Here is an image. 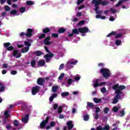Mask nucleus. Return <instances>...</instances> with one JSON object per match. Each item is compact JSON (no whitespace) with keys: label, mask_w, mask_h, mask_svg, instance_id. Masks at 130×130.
Returning a JSON list of instances; mask_svg holds the SVG:
<instances>
[{"label":"nucleus","mask_w":130,"mask_h":130,"mask_svg":"<svg viewBox=\"0 0 130 130\" xmlns=\"http://www.w3.org/2000/svg\"><path fill=\"white\" fill-rule=\"evenodd\" d=\"M125 86L124 85H120L117 84L114 85L112 87V89L113 90H115V93L116 95L114 98V99L113 100L112 103L113 104H116L117 102H118V99H121V95L123 96L124 95V93L122 92L121 91L122 90H124L125 89Z\"/></svg>","instance_id":"nucleus-1"},{"label":"nucleus","mask_w":130,"mask_h":130,"mask_svg":"<svg viewBox=\"0 0 130 130\" xmlns=\"http://www.w3.org/2000/svg\"><path fill=\"white\" fill-rule=\"evenodd\" d=\"M100 73L102 74V76L105 79H108L110 76V70L107 68H102L100 70Z\"/></svg>","instance_id":"nucleus-2"},{"label":"nucleus","mask_w":130,"mask_h":130,"mask_svg":"<svg viewBox=\"0 0 130 130\" xmlns=\"http://www.w3.org/2000/svg\"><path fill=\"white\" fill-rule=\"evenodd\" d=\"M92 5H95L96 7V9L98 8V6L99 5H102V6H107L109 3L107 1H103L102 0H92Z\"/></svg>","instance_id":"nucleus-3"},{"label":"nucleus","mask_w":130,"mask_h":130,"mask_svg":"<svg viewBox=\"0 0 130 130\" xmlns=\"http://www.w3.org/2000/svg\"><path fill=\"white\" fill-rule=\"evenodd\" d=\"M53 56H54V54H53L52 53H50L45 55L44 56V58H46V62H49Z\"/></svg>","instance_id":"nucleus-4"},{"label":"nucleus","mask_w":130,"mask_h":130,"mask_svg":"<svg viewBox=\"0 0 130 130\" xmlns=\"http://www.w3.org/2000/svg\"><path fill=\"white\" fill-rule=\"evenodd\" d=\"M4 47L6 48V50H8V51H12V50H14V47L11 46V43H4Z\"/></svg>","instance_id":"nucleus-5"},{"label":"nucleus","mask_w":130,"mask_h":130,"mask_svg":"<svg viewBox=\"0 0 130 130\" xmlns=\"http://www.w3.org/2000/svg\"><path fill=\"white\" fill-rule=\"evenodd\" d=\"M48 121H49V117H47L45 120L42 121L40 125V126L42 129H43V128L45 127V125L48 123Z\"/></svg>","instance_id":"nucleus-6"},{"label":"nucleus","mask_w":130,"mask_h":130,"mask_svg":"<svg viewBox=\"0 0 130 130\" xmlns=\"http://www.w3.org/2000/svg\"><path fill=\"white\" fill-rule=\"evenodd\" d=\"M34 30L32 28H28L26 30V37H32L33 36Z\"/></svg>","instance_id":"nucleus-7"},{"label":"nucleus","mask_w":130,"mask_h":130,"mask_svg":"<svg viewBox=\"0 0 130 130\" xmlns=\"http://www.w3.org/2000/svg\"><path fill=\"white\" fill-rule=\"evenodd\" d=\"M51 38L50 36L47 37L44 40V43L45 45H51V42H50V40Z\"/></svg>","instance_id":"nucleus-8"},{"label":"nucleus","mask_w":130,"mask_h":130,"mask_svg":"<svg viewBox=\"0 0 130 130\" xmlns=\"http://www.w3.org/2000/svg\"><path fill=\"white\" fill-rule=\"evenodd\" d=\"M78 31L80 33H82V34H84V33H87L89 31V28L87 27H79L78 28Z\"/></svg>","instance_id":"nucleus-9"},{"label":"nucleus","mask_w":130,"mask_h":130,"mask_svg":"<svg viewBox=\"0 0 130 130\" xmlns=\"http://www.w3.org/2000/svg\"><path fill=\"white\" fill-rule=\"evenodd\" d=\"M39 92V86L32 87L31 93L33 95H36Z\"/></svg>","instance_id":"nucleus-10"},{"label":"nucleus","mask_w":130,"mask_h":130,"mask_svg":"<svg viewBox=\"0 0 130 130\" xmlns=\"http://www.w3.org/2000/svg\"><path fill=\"white\" fill-rule=\"evenodd\" d=\"M37 83L38 85H40V86H42V85H44V83H45V80L44 78H39L38 79Z\"/></svg>","instance_id":"nucleus-11"},{"label":"nucleus","mask_w":130,"mask_h":130,"mask_svg":"<svg viewBox=\"0 0 130 130\" xmlns=\"http://www.w3.org/2000/svg\"><path fill=\"white\" fill-rule=\"evenodd\" d=\"M67 125L68 126V129H69V130L73 129V128L74 127V124H73V121H72V120L68 121L67 122Z\"/></svg>","instance_id":"nucleus-12"},{"label":"nucleus","mask_w":130,"mask_h":130,"mask_svg":"<svg viewBox=\"0 0 130 130\" xmlns=\"http://www.w3.org/2000/svg\"><path fill=\"white\" fill-rule=\"evenodd\" d=\"M78 63V60H75V61H70L67 64V68L68 69H72V67L70 66V64H77Z\"/></svg>","instance_id":"nucleus-13"},{"label":"nucleus","mask_w":130,"mask_h":130,"mask_svg":"<svg viewBox=\"0 0 130 130\" xmlns=\"http://www.w3.org/2000/svg\"><path fill=\"white\" fill-rule=\"evenodd\" d=\"M31 54L33 55L34 54H36L37 56H40V55H42V52L40 51H35L34 52H31Z\"/></svg>","instance_id":"nucleus-14"},{"label":"nucleus","mask_w":130,"mask_h":130,"mask_svg":"<svg viewBox=\"0 0 130 130\" xmlns=\"http://www.w3.org/2000/svg\"><path fill=\"white\" fill-rule=\"evenodd\" d=\"M39 67H44L45 66V60H40L38 62Z\"/></svg>","instance_id":"nucleus-15"},{"label":"nucleus","mask_w":130,"mask_h":130,"mask_svg":"<svg viewBox=\"0 0 130 130\" xmlns=\"http://www.w3.org/2000/svg\"><path fill=\"white\" fill-rule=\"evenodd\" d=\"M93 82L94 88H97V87L100 86V83H99V79H97L95 81H94Z\"/></svg>","instance_id":"nucleus-16"},{"label":"nucleus","mask_w":130,"mask_h":130,"mask_svg":"<svg viewBox=\"0 0 130 130\" xmlns=\"http://www.w3.org/2000/svg\"><path fill=\"white\" fill-rule=\"evenodd\" d=\"M29 118V115L27 114L25 115L24 117H23L21 119L22 121H23L24 123H27L28 122V119Z\"/></svg>","instance_id":"nucleus-17"},{"label":"nucleus","mask_w":130,"mask_h":130,"mask_svg":"<svg viewBox=\"0 0 130 130\" xmlns=\"http://www.w3.org/2000/svg\"><path fill=\"white\" fill-rule=\"evenodd\" d=\"M29 49H30V47H25L22 48L21 52L22 53H26V52H28L29 51Z\"/></svg>","instance_id":"nucleus-18"},{"label":"nucleus","mask_w":130,"mask_h":130,"mask_svg":"<svg viewBox=\"0 0 130 130\" xmlns=\"http://www.w3.org/2000/svg\"><path fill=\"white\" fill-rule=\"evenodd\" d=\"M66 31V28L63 27H61L58 30V33L59 34H62V33H64V32Z\"/></svg>","instance_id":"nucleus-19"},{"label":"nucleus","mask_w":130,"mask_h":130,"mask_svg":"<svg viewBox=\"0 0 130 130\" xmlns=\"http://www.w3.org/2000/svg\"><path fill=\"white\" fill-rule=\"evenodd\" d=\"M87 106H86V108H88V107H90V108H94V107H95V105L94 104H93L92 103H90V102H87Z\"/></svg>","instance_id":"nucleus-20"},{"label":"nucleus","mask_w":130,"mask_h":130,"mask_svg":"<svg viewBox=\"0 0 130 130\" xmlns=\"http://www.w3.org/2000/svg\"><path fill=\"white\" fill-rule=\"evenodd\" d=\"M58 90V86H53L52 87V91L53 92V93H55L57 92V90Z\"/></svg>","instance_id":"nucleus-21"},{"label":"nucleus","mask_w":130,"mask_h":130,"mask_svg":"<svg viewBox=\"0 0 130 130\" xmlns=\"http://www.w3.org/2000/svg\"><path fill=\"white\" fill-rule=\"evenodd\" d=\"M50 32V29L48 27L43 29V33L46 34V33H49Z\"/></svg>","instance_id":"nucleus-22"},{"label":"nucleus","mask_w":130,"mask_h":130,"mask_svg":"<svg viewBox=\"0 0 130 130\" xmlns=\"http://www.w3.org/2000/svg\"><path fill=\"white\" fill-rule=\"evenodd\" d=\"M116 34H117L116 31H113L111 33L107 35V37H111V36H115Z\"/></svg>","instance_id":"nucleus-23"},{"label":"nucleus","mask_w":130,"mask_h":130,"mask_svg":"<svg viewBox=\"0 0 130 130\" xmlns=\"http://www.w3.org/2000/svg\"><path fill=\"white\" fill-rule=\"evenodd\" d=\"M93 101L95 102V103H100L101 101H102V99H98L97 98H93Z\"/></svg>","instance_id":"nucleus-24"},{"label":"nucleus","mask_w":130,"mask_h":130,"mask_svg":"<svg viewBox=\"0 0 130 130\" xmlns=\"http://www.w3.org/2000/svg\"><path fill=\"white\" fill-rule=\"evenodd\" d=\"M94 7H95L94 11H95V12H96V14H102V11H98V9H99V6L98 5L97 9H96L97 7H96L95 5H94Z\"/></svg>","instance_id":"nucleus-25"},{"label":"nucleus","mask_w":130,"mask_h":130,"mask_svg":"<svg viewBox=\"0 0 130 130\" xmlns=\"http://www.w3.org/2000/svg\"><path fill=\"white\" fill-rule=\"evenodd\" d=\"M72 33L73 34H77V35H79L80 34V31H79V29L77 28H74L72 30Z\"/></svg>","instance_id":"nucleus-26"},{"label":"nucleus","mask_w":130,"mask_h":130,"mask_svg":"<svg viewBox=\"0 0 130 130\" xmlns=\"http://www.w3.org/2000/svg\"><path fill=\"white\" fill-rule=\"evenodd\" d=\"M72 83H74V80H73V79L72 78L68 79V80H67L68 85H69V86H71Z\"/></svg>","instance_id":"nucleus-27"},{"label":"nucleus","mask_w":130,"mask_h":130,"mask_svg":"<svg viewBox=\"0 0 130 130\" xmlns=\"http://www.w3.org/2000/svg\"><path fill=\"white\" fill-rule=\"evenodd\" d=\"M31 66L32 68H35V66H36V60L33 59L30 61Z\"/></svg>","instance_id":"nucleus-28"},{"label":"nucleus","mask_w":130,"mask_h":130,"mask_svg":"<svg viewBox=\"0 0 130 130\" xmlns=\"http://www.w3.org/2000/svg\"><path fill=\"white\" fill-rule=\"evenodd\" d=\"M27 105L25 103H22L21 106V110H26L27 109Z\"/></svg>","instance_id":"nucleus-29"},{"label":"nucleus","mask_w":130,"mask_h":130,"mask_svg":"<svg viewBox=\"0 0 130 130\" xmlns=\"http://www.w3.org/2000/svg\"><path fill=\"white\" fill-rule=\"evenodd\" d=\"M69 95H70V92H64L61 93L62 97H66L67 96H69Z\"/></svg>","instance_id":"nucleus-30"},{"label":"nucleus","mask_w":130,"mask_h":130,"mask_svg":"<svg viewBox=\"0 0 130 130\" xmlns=\"http://www.w3.org/2000/svg\"><path fill=\"white\" fill-rule=\"evenodd\" d=\"M4 10L6 12H10V11H11V7L8 5H6L4 7Z\"/></svg>","instance_id":"nucleus-31"},{"label":"nucleus","mask_w":130,"mask_h":130,"mask_svg":"<svg viewBox=\"0 0 130 130\" xmlns=\"http://www.w3.org/2000/svg\"><path fill=\"white\" fill-rule=\"evenodd\" d=\"M89 118H90V117L88 114H86L83 116V119L85 121H88V120H89Z\"/></svg>","instance_id":"nucleus-32"},{"label":"nucleus","mask_w":130,"mask_h":130,"mask_svg":"<svg viewBox=\"0 0 130 130\" xmlns=\"http://www.w3.org/2000/svg\"><path fill=\"white\" fill-rule=\"evenodd\" d=\"M25 11H26V8L25 7H21L19 9V12L22 14H23V13H25Z\"/></svg>","instance_id":"nucleus-33"},{"label":"nucleus","mask_w":130,"mask_h":130,"mask_svg":"<svg viewBox=\"0 0 130 130\" xmlns=\"http://www.w3.org/2000/svg\"><path fill=\"white\" fill-rule=\"evenodd\" d=\"M26 4L27 5V6H32V5H34V2L31 1H26Z\"/></svg>","instance_id":"nucleus-34"},{"label":"nucleus","mask_w":130,"mask_h":130,"mask_svg":"<svg viewBox=\"0 0 130 130\" xmlns=\"http://www.w3.org/2000/svg\"><path fill=\"white\" fill-rule=\"evenodd\" d=\"M18 13V12L17 11V10H12L10 12V14L11 15H16V14H17Z\"/></svg>","instance_id":"nucleus-35"},{"label":"nucleus","mask_w":130,"mask_h":130,"mask_svg":"<svg viewBox=\"0 0 130 130\" xmlns=\"http://www.w3.org/2000/svg\"><path fill=\"white\" fill-rule=\"evenodd\" d=\"M115 38L116 39H118V38H121V37H122V34L121 33H119V34L118 35H115Z\"/></svg>","instance_id":"nucleus-36"},{"label":"nucleus","mask_w":130,"mask_h":130,"mask_svg":"<svg viewBox=\"0 0 130 130\" xmlns=\"http://www.w3.org/2000/svg\"><path fill=\"white\" fill-rule=\"evenodd\" d=\"M24 45H25L26 47H30V46H31V43L28 41H24Z\"/></svg>","instance_id":"nucleus-37"},{"label":"nucleus","mask_w":130,"mask_h":130,"mask_svg":"<svg viewBox=\"0 0 130 130\" xmlns=\"http://www.w3.org/2000/svg\"><path fill=\"white\" fill-rule=\"evenodd\" d=\"M104 112L106 114H108V112H109V108H108V107L105 108L104 109Z\"/></svg>","instance_id":"nucleus-38"},{"label":"nucleus","mask_w":130,"mask_h":130,"mask_svg":"<svg viewBox=\"0 0 130 130\" xmlns=\"http://www.w3.org/2000/svg\"><path fill=\"white\" fill-rule=\"evenodd\" d=\"M118 110H119V108L116 106L114 107L113 108V112L116 113L118 111Z\"/></svg>","instance_id":"nucleus-39"},{"label":"nucleus","mask_w":130,"mask_h":130,"mask_svg":"<svg viewBox=\"0 0 130 130\" xmlns=\"http://www.w3.org/2000/svg\"><path fill=\"white\" fill-rule=\"evenodd\" d=\"M115 44L116 45H117V46L120 45V44H121V41L120 40H117L115 41Z\"/></svg>","instance_id":"nucleus-40"},{"label":"nucleus","mask_w":130,"mask_h":130,"mask_svg":"<svg viewBox=\"0 0 130 130\" xmlns=\"http://www.w3.org/2000/svg\"><path fill=\"white\" fill-rule=\"evenodd\" d=\"M45 37H46V35L43 34L39 36V39H43V38H45Z\"/></svg>","instance_id":"nucleus-41"},{"label":"nucleus","mask_w":130,"mask_h":130,"mask_svg":"<svg viewBox=\"0 0 130 130\" xmlns=\"http://www.w3.org/2000/svg\"><path fill=\"white\" fill-rule=\"evenodd\" d=\"M51 37L53 38H58V34H52Z\"/></svg>","instance_id":"nucleus-42"},{"label":"nucleus","mask_w":130,"mask_h":130,"mask_svg":"<svg viewBox=\"0 0 130 130\" xmlns=\"http://www.w3.org/2000/svg\"><path fill=\"white\" fill-rule=\"evenodd\" d=\"M4 115L5 118H9L10 117V115H9V111H7L4 113Z\"/></svg>","instance_id":"nucleus-43"},{"label":"nucleus","mask_w":130,"mask_h":130,"mask_svg":"<svg viewBox=\"0 0 130 130\" xmlns=\"http://www.w3.org/2000/svg\"><path fill=\"white\" fill-rule=\"evenodd\" d=\"M18 53H19V51L18 50H14L13 52V55L14 56H17V55H18Z\"/></svg>","instance_id":"nucleus-44"},{"label":"nucleus","mask_w":130,"mask_h":130,"mask_svg":"<svg viewBox=\"0 0 130 130\" xmlns=\"http://www.w3.org/2000/svg\"><path fill=\"white\" fill-rule=\"evenodd\" d=\"M64 77V73H61L58 77V80H62Z\"/></svg>","instance_id":"nucleus-45"},{"label":"nucleus","mask_w":130,"mask_h":130,"mask_svg":"<svg viewBox=\"0 0 130 130\" xmlns=\"http://www.w3.org/2000/svg\"><path fill=\"white\" fill-rule=\"evenodd\" d=\"M110 126L109 125H105L104 127H103V130H109Z\"/></svg>","instance_id":"nucleus-46"},{"label":"nucleus","mask_w":130,"mask_h":130,"mask_svg":"<svg viewBox=\"0 0 130 130\" xmlns=\"http://www.w3.org/2000/svg\"><path fill=\"white\" fill-rule=\"evenodd\" d=\"M55 122L54 121H51L50 123V125L51 127H53L54 126H55Z\"/></svg>","instance_id":"nucleus-47"},{"label":"nucleus","mask_w":130,"mask_h":130,"mask_svg":"<svg viewBox=\"0 0 130 130\" xmlns=\"http://www.w3.org/2000/svg\"><path fill=\"white\" fill-rule=\"evenodd\" d=\"M120 116L121 117H122V116H124V115L125 114V112H124V110H122V111L120 112Z\"/></svg>","instance_id":"nucleus-48"},{"label":"nucleus","mask_w":130,"mask_h":130,"mask_svg":"<svg viewBox=\"0 0 130 130\" xmlns=\"http://www.w3.org/2000/svg\"><path fill=\"white\" fill-rule=\"evenodd\" d=\"M13 124L15 126H19V123H18V120H15L14 121Z\"/></svg>","instance_id":"nucleus-49"},{"label":"nucleus","mask_w":130,"mask_h":130,"mask_svg":"<svg viewBox=\"0 0 130 130\" xmlns=\"http://www.w3.org/2000/svg\"><path fill=\"white\" fill-rule=\"evenodd\" d=\"M62 112V107L59 106L58 109V113H61Z\"/></svg>","instance_id":"nucleus-50"},{"label":"nucleus","mask_w":130,"mask_h":130,"mask_svg":"<svg viewBox=\"0 0 130 130\" xmlns=\"http://www.w3.org/2000/svg\"><path fill=\"white\" fill-rule=\"evenodd\" d=\"M106 88L105 87H102L101 89L102 93H106Z\"/></svg>","instance_id":"nucleus-51"},{"label":"nucleus","mask_w":130,"mask_h":130,"mask_svg":"<svg viewBox=\"0 0 130 130\" xmlns=\"http://www.w3.org/2000/svg\"><path fill=\"white\" fill-rule=\"evenodd\" d=\"M95 113H99L100 112V108L99 107L95 108Z\"/></svg>","instance_id":"nucleus-52"},{"label":"nucleus","mask_w":130,"mask_h":130,"mask_svg":"<svg viewBox=\"0 0 130 130\" xmlns=\"http://www.w3.org/2000/svg\"><path fill=\"white\" fill-rule=\"evenodd\" d=\"M96 130H103V127L102 125H99L96 127Z\"/></svg>","instance_id":"nucleus-53"},{"label":"nucleus","mask_w":130,"mask_h":130,"mask_svg":"<svg viewBox=\"0 0 130 130\" xmlns=\"http://www.w3.org/2000/svg\"><path fill=\"white\" fill-rule=\"evenodd\" d=\"M64 67V64H63V63L61 64L59 68V71H61V70H62V69H63Z\"/></svg>","instance_id":"nucleus-54"},{"label":"nucleus","mask_w":130,"mask_h":130,"mask_svg":"<svg viewBox=\"0 0 130 130\" xmlns=\"http://www.w3.org/2000/svg\"><path fill=\"white\" fill-rule=\"evenodd\" d=\"M44 49H45V50H46V52H47L48 53H51V52H50V51H49L47 47L44 46Z\"/></svg>","instance_id":"nucleus-55"},{"label":"nucleus","mask_w":130,"mask_h":130,"mask_svg":"<svg viewBox=\"0 0 130 130\" xmlns=\"http://www.w3.org/2000/svg\"><path fill=\"white\" fill-rule=\"evenodd\" d=\"M57 107H58V105L57 104H55L53 105V109L54 110L57 109Z\"/></svg>","instance_id":"nucleus-56"},{"label":"nucleus","mask_w":130,"mask_h":130,"mask_svg":"<svg viewBox=\"0 0 130 130\" xmlns=\"http://www.w3.org/2000/svg\"><path fill=\"white\" fill-rule=\"evenodd\" d=\"M5 89H6V88L4 86L0 87V92H4Z\"/></svg>","instance_id":"nucleus-57"},{"label":"nucleus","mask_w":130,"mask_h":130,"mask_svg":"<svg viewBox=\"0 0 130 130\" xmlns=\"http://www.w3.org/2000/svg\"><path fill=\"white\" fill-rule=\"evenodd\" d=\"M85 24V21L84 20H82L79 22L78 25H84Z\"/></svg>","instance_id":"nucleus-58"},{"label":"nucleus","mask_w":130,"mask_h":130,"mask_svg":"<svg viewBox=\"0 0 130 130\" xmlns=\"http://www.w3.org/2000/svg\"><path fill=\"white\" fill-rule=\"evenodd\" d=\"M85 0H78L77 1V5H81V4H82V3H84V1Z\"/></svg>","instance_id":"nucleus-59"},{"label":"nucleus","mask_w":130,"mask_h":130,"mask_svg":"<svg viewBox=\"0 0 130 130\" xmlns=\"http://www.w3.org/2000/svg\"><path fill=\"white\" fill-rule=\"evenodd\" d=\"M109 11L111 12L112 14H114L115 13H116V10H114L113 8H111Z\"/></svg>","instance_id":"nucleus-60"},{"label":"nucleus","mask_w":130,"mask_h":130,"mask_svg":"<svg viewBox=\"0 0 130 130\" xmlns=\"http://www.w3.org/2000/svg\"><path fill=\"white\" fill-rule=\"evenodd\" d=\"M98 118H99V114L96 113L94 115V119L97 120Z\"/></svg>","instance_id":"nucleus-61"},{"label":"nucleus","mask_w":130,"mask_h":130,"mask_svg":"<svg viewBox=\"0 0 130 130\" xmlns=\"http://www.w3.org/2000/svg\"><path fill=\"white\" fill-rule=\"evenodd\" d=\"M5 127L7 129H11V128H12V126H11V125H6Z\"/></svg>","instance_id":"nucleus-62"},{"label":"nucleus","mask_w":130,"mask_h":130,"mask_svg":"<svg viewBox=\"0 0 130 130\" xmlns=\"http://www.w3.org/2000/svg\"><path fill=\"white\" fill-rule=\"evenodd\" d=\"M20 37H23V36H26V33L24 32H22L20 34Z\"/></svg>","instance_id":"nucleus-63"},{"label":"nucleus","mask_w":130,"mask_h":130,"mask_svg":"<svg viewBox=\"0 0 130 130\" xmlns=\"http://www.w3.org/2000/svg\"><path fill=\"white\" fill-rule=\"evenodd\" d=\"M11 75H17V71H11Z\"/></svg>","instance_id":"nucleus-64"}]
</instances>
